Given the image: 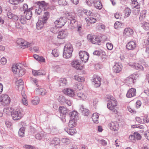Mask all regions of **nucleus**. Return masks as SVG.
Wrapping results in <instances>:
<instances>
[{"label":"nucleus","mask_w":149,"mask_h":149,"mask_svg":"<svg viewBox=\"0 0 149 149\" xmlns=\"http://www.w3.org/2000/svg\"><path fill=\"white\" fill-rule=\"evenodd\" d=\"M107 98L109 100V102L107 105L108 108L115 113H117L118 111L115 109L117 106V101L114 97L111 95H107Z\"/></svg>","instance_id":"nucleus-1"},{"label":"nucleus","mask_w":149,"mask_h":149,"mask_svg":"<svg viewBox=\"0 0 149 149\" xmlns=\"http://www.w3.org/2000/svg\"><path fill=\"white\" fill-rule=\"evenodd\" d=\"M73 51L72 45L69 43H66L64 47L63 56L66 58H70L72 55Z\"/></svg>","instance_id":"nucleus-2"},{"label":"nucleus","mask_w":149,"mask_h":149,"mask_svg":"<svg viewBox=\"0 0 149 149\" xmlns=\"http://www.w3.org/2000/svg\"><path fill=\"white\" fill-rule=\"evenodd\" d=\"M22 65L20 63H17L13 65L12 70L15 74H17L19 76H22L25 74V70L22 68Z\"/></svg>","instance_id":"nucleus-3"},{"label":"nucleus","mask_w":149,"mask_h":149,"mask_svg":"<svg viewBox=\"0 0 149 149\" xmlns=\"http://www.w3.org/2000/svg\"><path fill=\"white\" fill-rule=\"evenodd\" d=\"M0 100L1 104L4 106L9 105L10 102V97L6 94L2 95L0 97Z\"/></svg>","instance_id":"nucleus-4"},{"label":"nucleus","mask_w":149,"mask_h":149,"mask_svg":"<svg viewBox=\"0 0 149 149\" xmlns=\"http://www.w3.org/2000/svg\"><path fill=\"white\" fill-rule=\"evenodd\" d=\"M72 66L77 70H81L84 68V65L81 63V61L78 60H75L73 61L71 63Z\"/></svg>","instance_id":"nucleus-5"},{"label":"nucleus","mask_w":149,"mask_h":149,"mask_svg":"<svg viewBox=\"0 0 149 149\" xmlns=\"http://www.w3.org/2000/svg\"><path fill=\"white\" fill-rule=\"evenodd\" d=\"M22 116L21 111L19 110H16L11 112L12 118L14 120L20 119L21 118Z\"/></svg>","instance_id":"nucleus-6"},{"label":"nucleus","mask_w":149,"mask_h":149,"mask_svg":"<svg viewBox=\"0 0 149 149\" xmlns=\"http://www.w3.org/2000/svg\"><path fill=\"white\" fill-rule=\"evenodd\" d=\"M38 5V7H36L35 9V13L38 15H40L41 14L43 10L42 9L44 8L46 5V4L45 2L43 1L39 2Z\"/></svg>","instance_id":"nucleus-7"},{"label":"nucleus","mask_w":149,"mask_h":149,"mask_svg":"<svg viewBox=\"0 0 149 149\" xmlns=\"http://www.w3.org/2000/svg\"><path fill=\"white\" fill-rule=\"evenodd\" d=\"M17 43L18 45L21 46L22 47L23 49L30 47L32 45L31 43L25 41L22 38H18L17 41Z\"/></svg>","instance_id":"nucleus-8"},{"label":"nucleus","mask_w":149,"mask_h":149,"mask_svg":"<svg viewBox=\"0 0 149 149\" xmlns=\"http://www.w3.org/2000/svg\"><path fill=\"white\" fill-rule=\"evenodd\" d=\"M79 54V58L82 61L86 63L88 61L89 55L87 52L85 51H81Z\"/></svg>","instance_id":"nucleus-9"},{"label":"nucleus","mask_w":149,"mask_h":149,"mask_svg":"<svg viewBox=\"0 0 149 149\" xmlns=\"http://www.w3.org/2000/svg\"><path fill=\"white\" fill-rule=\"evenodd\" d=\"M87 38L89 41L94 44H98L100 42L99 38L95 36L89 34L87 36Z\"/></svg>","instance_id":"nucleus-10"},{"label":"nucleus","mask_w":149,"mask_h":149,"mask_svg":"<svg viewBox=\"0 0 149 149\" xmlns=\"http://www.w3.org/2000/svg\"><path fill=\"white\" fill-rule=\"evenodd\" d=\"M92 82L95 87H99L101 85V78L97 75H94Z\"/></svg>","instance_id":"nucleus-11"},{"label":"nucleus","mask_w":149,"mask_h":149,"mask_svg":"<svg viewBox=\"0 0 149 149\" xmlns=\"http://www.w3.org/2000/svg\"><path fill=\"white\" fill-rule=\"evenodd\" d=\"M134 31L133 30L129 28H125L123 33V36L125 38L130 37L133 35Z\"/></svg>","instance_id":"nucleus-12"},{"label":"nucleus","mask_w":149,"mask_h":149,"mask_svg":"<svg viewBox=\"0 0 149 149\" xmlns=\"http://www.w3.org/2000/svg\"><path fill=\"white\" fill-rule=\"evenodd\" d=\"M136 42L133 41H130L126 44V48L128 50H133L136 47Z\"/></svg>","instance_id":"nucleus-13"},{"label":"nucleus","mask_w":149,"mask_h":149,"mask_svg":"<svg viewBox=\"0 0 149 149\" xmlns=\"http://www.w3.org/2000/svg\"><path fill=\"white\" fill-rule=\"evenodd\" d=\"M63 93L68 96L72 97L75 95L74 91L71 88H66L63 90Z\"/></svg>","instance_id":"nucleus-14"},{"label":"nucleus","mask_w":149,"mask_h":149,"mask_svg":"<svg viewBox=\"0 0 149 149\" xmlns=\"http://www.w3.org/2000/svg\"><path fill=\"white\" fill-rule=\"evenodd\" d=\"M66 22V19L63 17L58 19L56 20V27L58 28H61L63 26Z\"/></svg>","instance_id":"nucleus-15"},{"label":"nucleus","mask_w":149,"mask_h":149,"mask_svg":"<svg viewBox=\"0 0 149 149\" xmlns=\"http://www.w3.org/2000/svg\"><path fill=\"white\" fill-rule=\"evenodd\" d=\"M122 66L120 63H115L113 67V70L116 73H119L122 69Z\"/></svg>","instance_id":"nucleus-16"},{"label":"nucleus","mask_w":149,"mask_h":149,"mask_svg":"<svg viewBox=\"0 0 149 149\" xmlns=\"http://www.w3.org/2000/svg\"><path fill=\"white\" fill-rule=\"evenodd\" d=\"M86 23L87 26H90L91 24L95 23L96 21V19L91 17H88L85 18Z\"/></svg>","instance_id":"nucleus-17"},{"label":"nucleus","mask_w":149,"mask_h":149,"mask_svg":"<svg viewBox=\"0 0 149 149\" xmlns=\"http://www.w3.org/2000/svg\"><path fill=\"white\" fill-rule=\"evenodd\" d=\"M136 94V89L133 88H132L128 91L126 94V96L127 97L131 98L135 96Z\"/></svg>","instance_id":"nucleus-18"},{"label":"nucleus","mask_w":149,"mask_h":149,"mask_svg":"<svg viewBox=\"0 0 149 149\" xmlns=\"http://www.w3.org/2000/svg\"><path fill=\"white\" fill-rule=\"evenodd\" d=\"M111 130L114 131H117L119 128V126L117 122H111L110 125Z\"/></svg>","instance_id":"nucleus-19"},{"label":"nucleus","mask_w":149,"mask_h":149,"mask_svg":"<svg viewBox=\"0 0 149 149\" xmlns=\"http://www.w3.org/2000/svg\"><path fill=\"white\" fill-rule=\"evenodd\" d=\"M135 74H132L126 78V82L128 84H130L134 83L133 81L135 79Z\"/></svg>","instance_id":"nucleus-20"},{"label":"nucleus","mask_w":149,"mask_h":149,"mask_svg":"<svg viewBox=\"0 0 149 149\" xmlns=\"http://www.w3.org/2000/svg\"><path fill=\"white\" fill-rule=\"evenodd\" d=\"M36 91L37 94L42 95H45L47 93V91L45 89L41 88L39 86L36 89Z\"/></svg>","instance_id":"nucleus-21"},{"label":"nucleus","mask_w":149,"mask_h":149,"mask_svg":"<svg viewBox=\"0 0 149 149\" xmlns=\"http://www.w3.org/2000/svg\"><path fill=\"white\" fill-rule=\"evenodd\" d=\"M67 35L68 33L66 31H61L59 32L57 37L58 38L63 39L65 38Z\"/></svg>","instance_id":"nucleus-22"},{"label":"nucleus","mask_w":149,"mask_h":149,"mask_svg":"<svg viewBox=\"0 0 149 149\" xmlns=\"http://www.w3.org/2000/svg\"><path fill=\"white\" fill-rule=\"evenodd\" d=\"M70 20L71 21L70 23L68 25V28L70 29H73L75 27L77 24V22L75 18Z\"/></svg>","instance_id":"nucleus-23"},{"label":"nucleus","mask_w":149,"mask_h":149,"mask_svg":"<svg viewBox=\"0 0 149 149\" xmlns=\"http://www.w3.org/2000/svg\"><path fill=\"white\" fill-rule=\"evenodd\" d=\"M65 17L69 20H71L75 18L76 14L73 12L66 13L65 14Z\"/></svg>","instance_id":"nucleus-24"},{"label":"nucleus","mask_w":149,"mask_h":149,"mask_svg":"<svg viewBox=\"0 0 149 149\" xmlns=\"http://www.w3.org/2000/svg\"><path fill=\"white\" fill-rule=\"evenodd\" d=\"M33 9V8L31 7L29 8V10L26 12L25 17L27 20L31 19L32 15V10Z\"/></svg>","instance_id":"nucleus-25"},{"label":"nucleus","mask_w":149,"mask_h":149,"mask_svg":"<svg viewBox=\"0 0 149 149\" xmlns=\"http://www.w3.org/2000/svg\"><path fill=\"white\" fill-rule=\"evenodd\" d=\"M65 131L69 134L71 135H73L77 133V132L74 129H68L66 128L65 129Z\"/></svg>","instance_id":"nucleus-26"},{"label":"nucleus","mask_w":149,"mask_h":149,"mask_svg":"<svg viewBox=\"0 0 149 149\" xmlns=\"http://www.w3.org/2000/svg\"><path fill=\"white\" fill-rule=\"evenodd\" d=\"M46 22H44V21L42 20V21L41 20H39L37 22L36 24V28L38 30H40L44 26V24Z\"/></svg>","instance_id":"nucleus-27"},{"label":"nucleus","mask_w":149,"mask_h":149,"mask_svg":"<svg viewBox=\"0 0 149 149\" xmlns=\"http://www.w3.org/2000/svg\"><path fill=\"white\" fill-rule=\"evenodd\" d=\"M94 6L97 8L101 9L102 8V4L100 0H95Z\"/></svg>","instance_id":"nucleus-28"},{"label":"nucleus","mask_w":149,"mask_h":149,"mask_svg":"<svg viewBox=\"0 0 149 149\" xmlns=\"http://www.w3.org/2000/svg\"><path fill=\"white\" fill-rule=\"evenodd\" d=\"M78 113L77 111H73L70 113V115L71 119H77L78 117Z\"/></svg>","instance_id":"nucleus-29"},{"label":"nucleus","mask_w":149,"mask_h":149,"mask_svg":"<svg viewBox=\"0 0 149 149\" xmlns=\"http://www.w3.org/2000/svg\"><path fill=\"white\" fill-rule=\"evenodd\" d=\"M132 1V4L134 8L137 9V11H139V9L140 8V6L137 0H131Z\"/></svg>","instance_id":"nucleus-30"},{"label":"nucleus","mask_w":149,"mask_h":149,"mask_svg":"<svg viewBox=\"0 0 149 149\" xmlns=\"http://www.w3.org/2000/svg\"><path fill=\"white\" fill-rule=\"evenodd\" d=\"M99 117V115L97 113H94L93 114L92 118L93 121L94 123H98Z\"/></svg>","instance_id":"nucleus-31"},{"label":"nucleus","mask_w":149,"mask_h":149,"mask_svg":"<svg viewBox=\"0 0 149 149\" xmlns=\"http://www.w3.org/2000/svg\"><path fill=\"white\" fill-rule=\"evenodd\" d=\"M77 124V121L74 119H71L68 124L70 127H73L76 126Z\"/></svg>","instance_id":"nucleus-32"},{"label":"nucleus","mask_w":149,"mask_h":149,"mask_svg":"<svg viewBox=\"0 0 149 149\" xmlns=\"http://www.w3.org/2000/svg\"><path fill=\"white\" fill-rule=\"evenodd\" d=\"M40 102V98L38 97H34L31 101V103L34 105H36L39 104Z\"/></svg>","instance_id":"nucleus-33"},{"label":"nucleus","mask_w":149,"mask_h":149,"mask_svg":"<svg viewBox=\"0 0 149 149\" xmlns=\"http://www.w3.org/2000/svg\"><path fill=\"white\" fill-rule=\"evenodd\" d=\"M125 18H127L128 17L131 13V10L130 8H127L125 9L124 11Z\"/></svg>","instance_id":"nucleus-34"},{"label":"nucleus","mask_w":149,"mask_h":149,"mask_svg":"<svg viewBox=\"0 0 149 149\" xmlns=\"http://www.w3.org/2000/svg\"><path fill=\"white\" fill-rule=\"evenodd\" d=\"M67 108L63 106H61L59 107V111L60 113L63 114L67 112Z\"/></svg>","instance_id":"nucleus-35"},{"label":"nucleus","mask_w":149,"mask_h":149,"mask_svg":"<svg viewBox=\"0 0 149 149\" xmlns=\"http://www.w3.org/2000/svg\"><path fill=\"white\" fill-rule=\"evenodd\" d=\"M133 67L135 69L137 70H143V68L141 65L138 63H134L132 65Z\"/></svg>","instance_id":"nucleus-36"},{"label":"nucleus","mask_w":149,"mask_h":149,"mask_svg":"<svg viewBox=\"0 0 149 149\" xmlns=\"http://www.w3.org/2000/svg\"><path fill=\"white\" fill-rule=\"evenodd\" d=\"M77 96L81 100L86 99L87 97L86 95L84 93L79 92L77 93Z\"/></svg>","instance_id":"nucleus-37"},{"label":"nucleus","mask_w":149,"mask_h":149,"mask_svg":"<svg viewBox=\"0 0 149 149\" xmlns=\"http://www.w3.org/2000/svg\"><path fill=\"white\" fill-rule=\"evenodd\" d=\"M74 79L75 80L80 82H84L85 81V79L84 77L79 76L78 75H75L74 76Z\"/></svg>","instance_id":"nucleus-38"},{"label":"nucleus","mask_w":149,"mask_h":149,"mask_svg":"<svg viewBox=\"0 0 149 149\" xmlns=\"http://www.w3.org/2000/svg\"><path fill=\"white\" fill-rule=\"evenodd\" d=\"M28 5L26 3L24 4L22 7L20 8V10L21 11H24V13H25L26 12L29 10V8H28Z\"/></svg>","instance_id":"nucleus-39"},{"label":"nucleus","mask_w":149,"mask_h":149,"mask_svg":"<svg viewBox=\"0 0 149 149\" xmlns=\"http://www.w3.org/2000/svg\"><path fill=\"white\" fill-rule=\"evenodd\" d=\"M24 132L25 129L24 127H22L20 129L18 132V134L20 137H22L24 136Z\"/></svg>","instance_id":"nucleus-40"},{"label":"nucleus","mask_w":149,"mask_h":149,"mask_svg":"<svg viewBox=\"0 0 149 149\" xmlns=\"http://www.w3.org/2000/svg\"><path fill=\"white\" fill-rule=\"evenodd\" d=\"M146 15V11L145 10H143L141 11L140 13L139 19L142 20L144 18Z\"/></svg>","instance_id":"nucleus-41"},{"label":"nucleus","mask_w":149,"mask_h":149,"mask_svg":"<svg viewBox=\"0 0 149 149\" xmlns=\"http://www.w3.org/2000/svg\"><path fill=\"white\" fill-rule=\"evenodd\" d=\"M6 10L7 11V15L8 16V17L9 18L12 19V18H13V17L14 14L13 13H12L10 11L11 10H10V8H7V9H6Z\"/></svg>","instance_id":"nucleus-42"},{"label":"nucleus","mask_w":149,"mask_h":149,"mask_svg":"<svg viewBox=\"0 0 149 149\" xmlns=\"http://www.w3.org/2000/svg\"><path fill=\"white\" fill-rule=\"evenodd\" d=\"M24 0H9V3L13 5L18 4L19 2H22Z\"/></svg>","instance_id":"nucleus-43"},{"label":"nucleus","mask_w":149,"mask_h":149,"mask_svg":"<svg viewBox=\"0 0 149 149\" xmlns=\"http://www.w3.org/2000/svg\"><path fill=\"white\" fill-rule=\"evenodd\" d=\"M123 24L120 22L117 21L115 22L114 24V28L116 29H118L121 27Z\"/></svg>","instance_id":"nucleus-44"},{"label":"nucleus","mask_w":149,"mask_h":149,"mask_svg":"<svg viewBox=\"0 0 149 149\" xmlns=\"http://www.w3.org/2000/svg\"><path fill=\"white\" fill-rule=\"evenodd\" d=\"M49 18V13L48 12H46L44 13V15L43 16V18L42 20L44 21V22L47 21Z\"/></svg>","instance_id":"nucleus-45"},{"label":"nucleus","mask_w":149,"mask_h":149,"mask_svg":"<svg viewBox=\"0 0 149 149\" xmlns=\"http://www.w3.org/2000/svg\"><path fill=\"white\" fill-rule=\"evenodd\" d=\"M26 17L23 15H21L19 17V20L22 24H24L26 23Z\"/></svg>","instance_id":"nucleus-46"},{"label":"nucleus","mask_w":149,"mask_h":149,"mask_svg":"<svg viewBox=\"0 0 149 149\" xmlns=\"http://www.w3.org/2000/svg\"><path fill=\"white\" fill-rule=\"evenodd\" d=\"M16 84L18 87L21 86V88H22L24 82L22 79H20L16 82Z\"/></svg>","instance_id":"nucleus-47"},{"label":"nucleus","mask_w":149,"mask_h":149,"mask_svg":"<svg viewBox=\"0 0 149 149\" xmlns=\"http://www.w3.org/2000/svg\"><path fill=\"white\" fill-rule=\"evenodd\" d=\"M58 3L61 6H65L67 5L65 0H57Z\"/></svg>","instance_id":"nucleus-48"},{"label":"nucleus","mask_w":149,"mask_h":149,"mask_svg":"<svg viewBox=\"0 0 149 149\" xmlns=\"http://www.w3.org/2000/svg\"><path fill=\"white\" fill-rule=\"evenodd\" d=\"M143 123H149V118L147 114L145 115L143 118Z\"/></svg>","instance_id":"nucleus-49"},{"label":"nucleus","mask_w":149,"mask_h":149,"mask_svg":"<svg viewBox=\"0 0 149 149\" xmlns=\"http://www.w3.org/2000/svg\"><path fill=\"white\" fill-rule=\"evenodd\" d=\"M97 28L98 30H104L105 29V26L102 24H100L97 26Z\"/></svg>","instance_id":"nucleus-50"},{"label":"nucleus","mask_w":149,"mask_h":149,"mask_svg":"<svg viewBox=\"0 0 149 149\" xmlns=\"http://www.w3.org/2000/svg\"><path fill=\"white\" fill-rule=\"evenodd\" d=\"M107 47L108 49L110 50H111L112 49L113 46V45L111 43L108 42L107 43Z\"/></svg>","instance_id":"nucleus-51"},{"label":"nucleus","mask_w":149,"mask_h":149,"mask_svg":"<svg viewBox=\"0 0 149 149\" xmlns=\"http://www.w3.org/2000/svg\"><path fill=\"white\" fill-rule=\"evenodd\" d=\"M61 141L63 143L66 144H68L70 143V140L69 139L65 138L62 139Z\"/></svg>","instance_id":"nucleus-52"},{"label":"nucleus","mask_w":149,"mask_h":149,"mask_svg":"<svg viewBox=\"0 0 149 149\" xmlns=\"http://www.w3.org/2000/svg\"><path fill=\"white\" fill-rule=\"evenodd\" d=\"M134 134L135 139H136L137 140H140L141 139V135L138 132H135L134 133Z\"/></svg>","instance_id":"nucleus-53"},{"label":"nucleus","mask_w":149,"mask_h":149,"mask_svg":"<svg viewBox=\"0 0 149 149\" xmlns=\"http://www.w3.org/2000/svg\"><path fill=\"white\" fill-rule=\"evenodd\" d=\"M95 0H87V3L89 6L94 5Z\"/></svg>","instance_id":"nucleus-54"},{"label":"nucleus","mask_w":149,"mask_h":149,"mask_svg":"<svg viewBox=\"0 0 149 149\" xmlns=\"http://www.w3.org/2000/svg\"><path fill=\"white\" fill-rule=\"evenodd\" d=\"M29 49L32 52H36L38 51V48L37 47H31L29 48Z\"/></svg>","instance_id":"nucleus-55"},{"label":"nucleus","mask_w":149,"mask_h":149,"mask_svg":"<svg viewBox=\"0 0 149 149\" xmlns=\"http://www.w3.org/2000/svg\"><path fill=\"white\" fill-rule=\"evenodd\" d=\"M143 28L146 30H148L149 29V23L147 22L145 23L143 26Z\"/></svg>","instance_id":"nucleus-56"},{"label":"nucleus","mask_w":149,"mask_h":149,"mask_svg":"<svg viewBox=\"0 0 149 149\" xmlns=\"http://www.w3.org/2000/svg\"><path fill=\"white\" fill-rule=\"evenodd\" d=\"M122 15L121 14L119 13H116L115 14V17L116 19H120L122 17Z\"/></svg>","instance_id":"nucleus-57"},{"label":"nucleus","mask_w":149,"mask_h":149,"mask_svg":"<svg viewBox=\"0 0 149 149\" xmlns=\"http://www.w3.org/2000/svg\"><path fill=\"white\" fill-rule=\"evenodd\" d=\"M83 13H84L85 15L89 16L91 15L92 12L90 10H87L84 9Z\"/></svg>","instance_id":"nucleus-58"},{"label":"nucleus","mask_w":149,"mask_h":149,"mask_svg":"<svg viewBox=\"0 0 149 149\" xmlns=\"http://www.w3.org/2000/svg\"><path fill=\"white\" fill-rule=\"evenodd\" d=\"M24 148L26 149H35L34 147L30 145H25L24 146Z\"/></svg>","instance_id":"nucleus-59"},{"label":"nucleus","mask_w":149,"mask_h":149,"mask_svg":"<svg viewBox=\"0 0 149 149\" xmlns=\"http://www.w3.org/2000/svg\"><path fill=\"white\" fill-rule=\"evenodd\" d=\"M15 27L17 29H22L23 28V26L21 25L18 22L16 23Z\"/></svg>","instance_id":"nucleus-60"},{"label":"nucleus","mask_w":149,"mask_h":149,"mask_svg":"<svg viewBox=\"0 0 149 149\" xmlns=\"http://www.w3.org/2000/svg\"><path fill=\"white\" fill-rule=\"evenodd\" d=\"M83 10H79L78 11V15L80 17H82L84 15V13H83Z\"/></svg>","instance_id":"nucleus-61"},{"label":"nucleus","mask_w":149,"mask_h":149,"mask_svg":"<svg viewBox=\"0 0 149 149\" xmlns=\"http://www.w3.org/2000/svg\"><path fill=\"white\" fill-rule=\"evenodd\" d=\"M22 103L25 105L27 106L28 105V102L26 99V98H22Z\"/></svg>","instance_id":"nucleus-62"},{"label":"nucleus","mask_w":149,"mask_h":149,"mask_svg":"<svg viewBox=\"0 0 149 149\" xmlns=\"http://www.w3.org/2000/svg\"><path fill=\"white\" fill-rule=\"evenodd\" d=\"M99 142L101 144L104 146H106L107 144V141L103 139L100 140Z\"/></svg>","instance_id":"nucleus-63"},{"label":"nucleus","mask_w":149,"mask_h":149,"mask_svg":"<svg viewBox=\"0 0 149 149\" xmlns=\"http://www.w3.org/2000/svg\"><path fill=\"white\" fill-rule=\"evenodd\" d=\"M129 139L131 141L133 142L135 141V139L134 134L133 135L132 134L130 135L129 137Z\"/></svg>","instance_id":"nucleus-64"}]
</instances>
